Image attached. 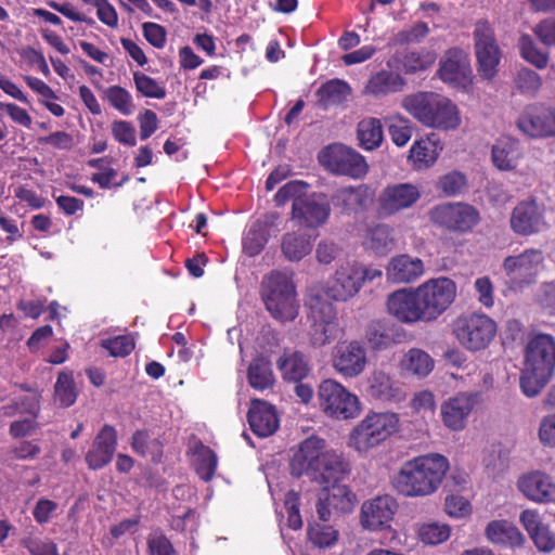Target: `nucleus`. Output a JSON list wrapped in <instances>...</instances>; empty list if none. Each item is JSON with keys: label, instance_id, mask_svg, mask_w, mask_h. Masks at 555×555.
<instances>
[{"label": "nucleus", "instance_id": "obj_1", "mask_svg": "<svg viewBox=\"0 0 555 555\" xmlns=\"http://www.w3.org/2000/svg\"><path fill=\"white\" fill-rule=\"evenodd\" d=\"M291 473L295 477L307 476L323 486L327 491L326 501L340 512H349L353 507L354 493L341 485L351 472V464L343 453L327 449L326 441L310 436L301 441L291 463Z\"/></svg>", "mask_w": 555, "mask_h": 555}, {"label": "nucleus", "instance_id": "obj_2", "mask_svg": "<svg viewBox=\"0 0 555 555\" xmlns=\"http://www.w3.org/2000/svg\"><path fill=\"white\" fill-rule=\"evenodd\" d=\"M448 470L449 461L444 455L428 453L404 463L393 485L403 496H428L439 489Z\"/></svg>", "mask_w": 555, "mask_h": 555}, {"label": "nucleus", "instance_id": "obj_3", "mask_svg": "<svg viewBox=\"0 0 555 555\" xmlns=\"http://www.w3.org/2000/svg\"><path fill=\"white\" fill-rule=\"evenodd\" d=\"M555 369V338L537 334L527 344L520 388L528 398L537 397L550 382Z\"/></svg>", "mask_w": 555, "mask_h": 555}, {"label": "nucleus", "instance_id": "obj_4", "mask_svg": "<svg viewBox=\"0 0 555 555\" xmlns=\"http://www.w3.org/2000/svg\"><path fill=\"white\" fill-rule=\"evenodd\" d=\"M401 106L422 125L438 130H453L461 124L456 105L447 96L421 91L405 95Z\"/></svg>", "mask_w": 555, "mask_h": 555}, {"label": "nucleus", "instance_id": "obj_5", "mask_svg": "<svg viewBox=\"0 0 555 555\" xmlns=\"http://www.w3.org/2000/svg\"><path fill=\"white\" fill-rule=\"evenodd\" d=\"M261 296L266 309L278 321H293L298 315L299 305L291 275L274 271L261 283Z\"/></svg>", "mask_w": 555, "mask_h": 555}, {"label": "nucleus", "instance_id": "obj_6", "mask_svg": "<svg viewBox=\"0 0 555 555\" xmlns=\"http://www.w3.org/2000/svg\"><path fill=\"white\" fill-rule=\"evenodd\" d=\"M399 429V416L392 412H371L351 430L348 444L358 453H367Z\"/></svg>", "mask_w": 555, "mask_h": 555}, {"label": "nucleus", "instance_id": "obj_7", "mask_svg": "<svg viewBox=\"0 0 555 555\" xmlns=\"http://www.w3.org/2000/svg\"><path fill=\"white\" fill-rule=\"evenodd\" d=\"M544 268L545 256L539 248H526L505 257L502 262L506 284L512 291H522L535 284Z\"/></svg>", "mask_w": 555, "mask_h": 555}, {"label": "nucleus", "instance_id": "obj_8", "mask_svg": "<svg viewBox=\"0 0 555 555\" xmlns=\"http://www.w3.org/2000/svg\"><path fill=\"white\" fill-rule=\"evenodd\" d=\"M496 323L483 313H467L452 323V334L469 351L485 350L496 335Z\"/></svg>", "mask_w": 555, "mask_h": 555}, {"label": "nucleus", "instance_id": "obj_9", "mask_svg": "<svg viewBox=\"0 0 555 555\" xmlns=\"http://www.w3.org/2000/svg\"><path fill=\"white\" fill-rule=\"evenodd\" d=\"M319 401L321 410L338 421L354 418L361 411L359 398L334 379H325L320 384Z\"/></svg>", "mask_w": 555, "mask_h": 555}, {"label": "nucleus", "instance_id": "obj_10", "mask_svg": "<svg viewBox=\"0 0 555 555\" xmlns=\"http://www.w3.org/2000/svg\"><path fill=\"white\" fill-rule=\"evenodd\" d=\"M426 322L437 320L456 297L453 280L440 276L430 279L416 287Z\"/></svg>", "mask_w": 555, "mask_h": 555}, {"label": "nucleus", "instance_id": "obj_11", "mask_svg": "<svg viewBox=\"0 0 555 555\" xmlns=\"http://www.w3.org/2000/svg\"><path fill=\"white\" fill-rule=\"evenodd\" d=\"M333 369L345 378H356L366 369L369 363L366 343L361 339L338 341L332 351Z\"/></svg>", "mask_w": 555, "mask_h": 555}, {"label": "nucleus", "instance_id": "obj_12", "mask_svg": "<svg viewBox=\"0 0 555 555\" xmlns=\"http://www.w3.org/2000/svg\"><path fill=\"white\" fill-rule=\"evenodd\" d=\"M429 219L449 231L465 233L477 225L479 211L466 203H443L429 210Z\"/></svg>", "mask_w": 555, "mask_h": 555}, {"label": "nucleus", "instance_id": "obj_13", "mask_svg": "<svg viewBox=\"0 0 555 555\" xmlns=\"http://www.w3.org/2000/svg\"><path fill=\"white\" fill-rule=\"evenodd\" d=\"M475 52L478 70L485 79H492L498 72L501 51L494 37V31L486 21H479L474 29Z\"/></svg>", "mask_w": 555, "mask_h": 555}, {"label": "nucleus", "instance_id": "obj_14", "mask_svg": "<svg viewBox=\"0 0 555 555\" xmlns=\"http://www.w3.org/2000/svg\"><path fill=\"white\" fill-rule=\"evenodd\" d=\"M422 196L420 188L413 183H392L385 186L377 199V212L383 218L391 217L413 207Z\"/></svg>", "mask_w": 555, "mask_h": 555}, {"label": "nucleus", "instance_id": "obj_15", "mask_svg": "<svg viewBox=\"0 0 555 555\" xmlns=\"http://www.w3.org/2000/svg\"><path fill=\"white\" fill-rule=\"evenodd\" d=\"M398 507L397 500L390 494L369 499L361 505L360 524L369 531L387 530L391 527Z\"/></svg>", "mask_w": 555, "mask_h": 555}, {"label": "nucleus", "instance_id": "obj_16", "mask_svg": "<svg viewBox=\"0 0 555 555\" xmlns=\"http://www.w3.org/2000/svg\"><path fill=\"white\" fill-rule=\"evenodd\" d=\"M320 160L331 171L352 178L363 177L369 169L364 157L345 145L326 147L321 154Z\"/></svg>", "mask_w": 555, "mask_h": 555}, {"label": "nucleus", "instance_id": "obj_17", "mask_svg": "<svg viewBox=\"0 0 555 555\" xmlns=\"http://www.w3.org/2000/svg\"><path fill=\"white\" fill-rule=\"evenodd\" d=\"M518 129L532 139L555 135V108L540 103L526 106L517 119Z\"/></svg>", "mask_w": 555, "mask_h": 555}, {"label": "nucleus", "instance_id": "obj_18", "mask_svg": "<svg viewBox=\"0 0 555 555\" xmlns=\"http://www.w3.org/2000/svg\"><path fill=\"white\" fill-rule=\"evenodd\" d=\"M438 76L453 88L468 89L473 77L468 55L462 49L448 50L440 59Z\"/></svg>", "mask_w": 555, "mask_h": 555}, {"label": "nucleus", "instance_id": "obj_19", "mask_svg": "<svg viewBox=\"0 0 555 555\" xmlns=\"http://www.w3.org/2000/svg\"><path fill=\"white\" fill-rule=\"evenodd\" d=\"M477 393L459 392L444 400L440 405L441 422L449 430L462 431L477 403Z\"/></svg>", "mask_w": 555, "mask_h": 555}, {"label": "nucleus", "instance_id": "obj_20", "mask_svg": "<svg viewBox=\"0 0 555 555\" xmlns=\"http://www.w3.org/2000/svg\"><path fill=\"white\" fill-rule=\"evenodd\" d=\"M331 214L328 198L323 193H312L293 203L292 216L300 225L317 228L324 224Z\"/></svg>", "mask_w": 555, "mask_h": 555}, {"label": "nucleus", "instance_id": "obj_21", "mask_svg": "<svg viewBox=\"0 0 555 555\" xmlns=\"http://www.w3.org/2000/svg\"><path fill=\"white\" fill-rule=\"evenodd\" d=\"M361 288L359 262L347 260L335 270L326 287V295L336 301H347L354 297Z\"/></svg>", "mask_w": 555, "mask_h": 555}, {"label": "nucleus", "instance_id": "obj_22", "mask_svg": "<svg viewBox=\"0 0 555 555\" xmlns=\"http://www.w3.org/2000/svg\"><path fill=\"white\" fill-rule=\"evenodd\" d=\"M386 305L388 313L402 323L426 322L416 287L390 293Z\"/></svg>", "mask_w": 555, "mask_h": 555}, {"label": "nucleus", "instance_id": "obj_23", "mask_svg": "<svg viewBox=\"0 0 555 555\" xmlns=\"http://www.w3.org/2000/svg\"><path fill=\"white\" fill-rule=\"evenodd\" d=\"M512 230L519 235H531L545 229L543 214L534 201L520 202L512 211Z\"/></svg>", "mask_w": 555, "mask_h": 555}, {"label": "nucleus", "instance_id": "obj_24", "mask_svg": "<svg viewBox=\"0 0 555 555\" xmlns=\"http://www.w3.org/2000/svg\"><path fill=\"white\" fill-rule=\"evenodd\" d=\"M387 281L393 284H408L418 280L425 272L422 259L409 254L391 257L385 268Z\"/></svg>", "mask_w": 555, "mask_h": 555}, {"label": "nucleus", "instance_id": "obj_25", "mask_svg": "<svg viewBox=\"0 0 555 555\" xmlns=\"http://www.w3.org/2000/svg\"><path fill=\"white\" fill-rule=\"evenodd\" d=\"M247 421L253 433L262 438L273 435L280 424L274 405L260 399L250 401Z\"/></svg>", "mask_w": 555, "mask_h": 555}, {"label": "nucleus", "instance_id": "obj_26", "mask_svg": "<svg viewBox=\"0 0 555 555\" xmlns=\"http://www.w3.org/2000/svg\"><path fill=\"white\" fill-rule=\"evenodd\" d=\"M117 446V433L111 425H104L96 435L91 449L86 454V462L91 469H100L108 464Z\"/></svg>", "mask_w": 555, "mask_h": 555}, {"label": "nucleus", "instance_id": "obj_27", "mask_svg": "<svg viewBox=\"0 0 555 555\" xmlns=\"http://www.w3.org/2000/svg\"><path fill=\"white\" fill-rule=\"evenodd\" d=\"M366 395L383 402H400L404 392L400 383L383 370H375L366 379Z\"/></svg>", "mask_w": 555, "mask_h": 555}, {"label": "nucleus", "instance_id": "obj_28", "mask_svg": "<svg viewBox=\"0 0 555 555\" xmlns=\"http://www.w3.org/2000/svg\"><path fill=\"white\" fill-rule=\"evenodd\" d=\"M518 488L531 501L539 503L555 501V483L548 475L540 470L521 477Z\"/></svg>", "mask_w": 555, "mask_h": 555}, {"label": "nucleus", "instance_id": "obj_29", "mask_svg": "<svg viewBox=\"0 0 555 555\" xmlns=\"http://www.w3.org/2000/svg\"><path fill=\"white\" fill-rule=\"evenodd\" d=\"M519 521L539 551L551 552L555 548V534L548 525L543 522L539 512L525 509L519 516Z\"/></svg>", "mask_w": 555, "mask_h": 555}, {"label": "nucleus", "instance_id": "obj_30", "mask_svg": "<svg viewBox=\"0 0 555 555\" xmlns=\"http://www.w3.org/2000/svg\"><path fill=\"white\" fill-rule=\"evenodd\" d=\"M436 61V54L431 51L403 50L396 52L388 61L390 68L401 69L405 74H415L428 69Z\"/></svg>", "mask_w": 555, "mask_h": 555}, {"label": "nucleus", "instance_id": "obj_31", "mask_svg": "<svg viewBox=\"0 0 555 555\" xmlns=\"http://www.w3.org/2000/svg\"><path fill=\"white\" fill-rule=\"evenodd\" d=\"M404 78L392 70L382 69L372 75L364 85L362 93L375 99L385 98L403 90Z\"/></svg>", "mask_w": 555, "mask_h": 555}, {"label": "nucleus", "instance_id": "obj_32", "mask_svg": "<svg viewBox=\"0 0 555 555\" xmlns=\"http://www.w3.org/2000/svg\"><path fill=\"white\" fill-rule=\"evenodd\" d=\"M332 203L347 212L366 209L373 201L371 189L364 184L344 186L332 195Z\"/></svg>", "mask_w": 555, "mask_h": 555}, {"label": "nucleus", "instance_id": "obj_33", "mask_svg": "<svg viewBox=\"0 0 555 555\" xmlns=\"http://www.w3.org/2000/svg\"><path fill=\"white\" fill-rule=\"evenodd\" d=\"M397 238L395 230L384 223H378L365 230L362 245L365 250L375 256H386L396 248Z\"/></svg>", "mask_w": 555, "mask_h": 555}, {"label": "nucleus", "instance_id": "obj_34", "mask_svg": "<svg viewBox=\"0 0 555 555\" xmlns=\"http://www.w3.org/2000/svg\"><path fill=\"white\" fill-rule=\"evenodd\" d=\"M521 157L519 142L511 137L499 138L491 150L492 163L502 171L514 170Z\"/></svg>", "mask_w": 555, "mask_h": 555}, {"label": "nucleus", "instance_id": "obj_35", "mask_svg": "<svg viewBox=\"0 0 555 555\" xmlns=\"http://www.w3.org/2000/svg\"><path fill=\"white\" fill-rule=\"evenodd\" d=\"M285 380L300 382L308 376L310 365L307 357L299 351H286L276 361Z\"/></svg>", "mask_w": 555, "mask_h": 555}, {"label": "nucleus", "instance_id": "obj_36", "mask_svg": "<svg viewBox=\"0 0 555 555\" xmlns=\"http://www.w3.org/2000/svg\"><path fill=\"white\" fill-rule=\"evenodd\" d=\"M486 535L492 543L513 547L521 546L525 542L524 534L507 520H493L489 522L486 528Z\"/></svg>", "mask_w": 555, "mask_h": 555}, {"label": "nucleus", "instance_id": "obj_37", "mask_svg": "<svg viewBox=\"0 0 555 555\" xmlns=\"http://www.w3.org/2000/svg\"><path fill=\"white\" fill-rule=\"evenodd\" d=\"M247 380L255 390L266 391L272 389L275 384V377L270 361L263 357L255 358L249 363Z\"/></svg>", "mask_w": 555, "mask_h": 555}, {"label": "nucleus", "instance_id": "obj_38", "mask_svg": "<svg viewBox=\"0 0 555 555\" xmlns=\"http://www.w3.org/2000/svg\"><path fill=\"white\" fill-rule=\"evenodd\" d=\"M400 367L417 377H426L434 370L435 361L425 350L411 348L403 354Z\"/></svg>", "mask_w": 555, "mask_h": 555}, {"label": "nucleus", "instance_id": "obj_39", "mask_svg": "<svg viewBox=\"0 0 555 555\" xmlns=\"http://www.w3.org/2000/svg\"><path fill=\"white\" fill-rule=\"evenodd\" d=\"M312 250V238L305 233H286L282 240V253L289 261H299Z\"/></svg>", "mask_w": 555, "mask_h": 555}, {"label": "nucleus", "instance_id": "obj_40", "mask_svg": "<svg viewBox=\"0 0 555 555\" xmlns=\"http://www.w3.org/2000/svg\"><path fill=\"white\" fill-rule=\"evenodd\" d=\"M358 139L366 151L377 149L383 142V126L378 118L369 117L358 124Z\"/></svg>", "mask_w": 555, "mask_h": 555}, {"label": "nucleus", "instance_id": "obj_41", "mask_svg": "<svg viewBox=\"0 0 555 555\" xmlns=\"http://www.w3.org/2000/svg\"><path fill=\"white\" fill-rule=\"evenodd\" d=\"M308 322H339L337 309L321 294L311 295L307 301Z\"/></svg>", "mask_w": 555, "mask_h": 555}, {"label": "nucleus", "instance_id": "obj_42", "mask_svg": "<svg viewBox=\"0 0 555 555\" xmlns=\"http://www.w3.org/2000/svg\"><path fill=\"white\" fill-rule=\"evenodd\" d=\"M438 156L439 151L436 143L426 139L413 143L409 158L416 169H424L434 165Z\"/></svg>", "mask_w": 555, "mask_h": 555}, {"label": "nucleus", "instance_id": "obj_43", "mask_svg": "<svg viewBox=\"0 0 555 555\" xmlns=\"http://www.w3.org/2000/svg\"><path fill=\"white\" fill-rule=\"evenodd\" d=\"M340 332L339 322H309V341L315 348L331 344Z\"/></svg>", "mask_w": 555, "mask_h": 555}, {"label": "nucleus", "instance_id": "obj_44", "mask_svg": "<svg viewBox=\"0 0 555 555\" xmlns=\"http://www.w3.org/2000/svg\"><path fill=\"white\" fill-rule=\"evenodd\" d=\"M321 102L325 106L340 104L351 94L350 86L340 79H333L324 85L319 90Z\"/></svg>", "mask_w": 555, "mask_h": 555}, {"label": "nucleus", "instance_id": "obj_45", "mask_svg": "<svg viewBox=\"0 0 555 555\" xmlns=\"http://www.w3.org/2000/svg\"><path fill=\"white\" fill-rule=\"evenodd\" d=\"M389 135L397 146H404L411 139L413 128L411 121L400 114L385 118Z\"/></svg>", "mask_w": 555, "mask_h": 555}, {"label": "nucleus", "instance_id": "obj_46", "mask_svg": "<svg viewBox=\"0 0 555 555\" xmlns=\"http://www.w3.org/2000/svg\"><path fill=\"white\" fill-rule=\"evenodd\" d=\"M195 469L198 476L209 481L216 472L218 459L216 453L208 447L199 444L194 451Z\"/></svg>", "mask_w": 555, "mask_h": 555}, {"label": "nucleus", "instance_id": "obj_47", "mask_svg": "<svg viewBox=\"0 0 555 555\" xmlns=\"http://www.w3.org/2000/svg\"><path fill=\"white\" fill-rule=\"evenodd\" d=\"M131 447L135 453L142 456H151L154 462H158L162 456L160 442L151 438L146 430H137L133 434Z\"/></svg>", "mask_w": 555, "mask_h": 555}, {"label": "nucleus", "instance_id": "obj_48", "mask_svg": "<svg viewBox=\"0 0 555 555\" xmlns=\"http://www.w3.org/2000/svg\"><path fill=\"white\" fill-rule=\"evenodd\" d=\"M105 100L120 114L129 116L134 112V103L131 93L120 87L111 86L104 92Z\"/></svg>", "mask_w": 555, "mask_h": 555}, {"label": "nucleus", "instance_id": "obj_49", "mask_svg": "<svg viewBox=\"0 0 555 555\" xmlns=\"http://www.w3.org/2000/svg\"><path fill=\"white\" fill-rule=\"evenodd\" d=\"M520 55L539 69L545 68L548 63L547 52L539 49L529 35H522L518 41Z\"/></svg>", "mask_w": 555, "mask_h": 555}, {"label": "nucleus", "instance_id": "obj_50", "mask_svg": "<svg viewBox=\"0 0 555 555\" xmlns=\"http://www.w3.org/2000/svg\"><path fill=\"white\" fill-rule=\"evenodd\" d=\"M54 398L61 406L68 408L77 399L75 382L70 373L62 372L59 374L54 385Z\"/></svg>", "mask_w": 555, "mask_h": 555}, {"label": "nucleus", "instance_id": "obj_51", "mask_svg": "<svg viewBox=\"0 0 555 555\" xmlns=\"http://www.w3.org/2000/svg\"><path fill=\"white\" fill-rule=\"evenodd\" d=\"M310 542L320 547H331L338 539V531L333 526L324 522H314L308 529Z\"/></svg>", "mask_w": 555, "mask_h": 555}, {"label": "nucleus", "instance_id": "obj_52", "mask_svg": "<svg viewBox=\"0 0 555 555\" xmlns=\"http://www.w3.org/2000/svg\"><path fill=\"white\" fill-rule=\"evenodd\" d=\"M135 89L143 96L162 100L166 96L165 86L141 72L133 73Z\"/></svg>", "mask_w": 555, "mask_h": 555}, {"label": "nucleus", "instance_id": "obj_53", "mask_svg": "<svg viewBox=\"0 0 555 555\" xmlns=\"http://www.w3.org/2000/svg\"><path fill=\"white\" fill-rule=\"evenodd\" d=\"M467 185V179L464 173L457 170L450 171L441 176L437 186L446 196H456Z\"/></svg>", "mask_w": 555, "mask_h": 555}, {"label": "nucleus", "instance_id": "obj_54", "mask_svg": "<svg viewBox=\"0 0 555 555\" xmlns=\"http://www.w3.org/2000/svg\"><path fill=\"white\" fill-rule=\"evenodd\" d=\"M451 529L447 525L437 522L424 524L418 528V537L422 542L436 545L447 541L450 537Z\"/></svg>", "mask_w": 555, "mask_h": 555}, {"label": "nucleus", "instance_id": "obj_55", "mask_svg": "<svg viewBox=\"0 0 555 555\" xmlns=\"http://www.w3.org/2000/svg\"><path fill=\"white\" fill-rule=\"evenodd\" d=\"M515 85L520 93L534 96L542 86V80L534 70L529 68H521L517 73Z\"/></svg>", "mask_w": 555, "mask_h": 555}, {"label": "nucleus", "instance_id": "obj_56", "mask_svg": "<svg viewBox=\"0 0 555 555\" xmlns=\"http://www.w3.org/2000/svg\"><path fill=\"white\" fill-rule=\"evenodd\" d=\"M429 34V28L427 23L417 22L410 27H406L399 33H397L391 42L393 44H409V43H417L422 41Z\"/></svg>", "mask_w": 555, "mask_h": 555}, {"label": "nucleus", "instance_id": "obj_57", "mask_svg": "<svg viewBox=\"0 0 555 555\" xmlns=\"http://www.w3.org/2000/svg\"><path fill=\"white\" fill-rule=\"evenodd\" d=\"M21 545L25 547L30 555H60L57 545L50 539L28 535L21 540Z\"/></svg>", "mask_w": 555, "mask_h": 555}, {"label": "nucleus", "instance_id": "obj_58", "mask_svg": "<svg viewBox=\"0 0 555 555\" xmlns=\"http://www.w3.org/2000/svg\"><path fill=\"white\" fill-rule=\"evenodd\" d=\"M307 188L308 183L304 181H289L276 192L274 201L278 206H283L289 199H293L294 203L296 198H304L306 196Z\"/></svg>", "mask_w": 555, "mask_h": 555}, {"label": "nucleus", "instance_id": "obj_59", "mask_svg": "<svg viewBox=\"0 0 555 555\" xmlns=\"http://www.w3.org/2000/svg\"><path fill=\"white\" fill-rule=\"evenodd\" d=\"M112 135L120 144L134 146L137 144V130L127 120H115L112 124Z\"/></svg>", "mask_w": 555, "mask_h": 555}, {"label": "nucleus", "instance_id": "obj_60", "mask_svg": "<svg viewBox=\"0 0 555 555\" xmlns=\"http://www.w3.org/2000/svg\"><path fill=\"white\" fill-rule=\"evenodd\" d=\"M102 347L113 357H126L133 350L134 341L128 335H120L102 340Z\"/></svg>", "mask_w": 555, "mask_h": 555}, {"label": "nucleus", "instance_id": "obj_61", "mask_svg": "<svg viewBox=\"0 0 555 555\" xmlns=\"http://www.w3.org/2000/svg\"><path fill=\"white\" fill-rule=\"evenodd\" d=\"M284 506L287 512V525L293 530L302 527L301 516L299 514V494L294 490L288 491L284 498Z\"/></svg>", "mask_w": 555, "mask_h": 555}, {"label": "nucleus", "instance_id": "obj_62", "mask_svg": "<svg viewBox=\"0 0 555 555\" xmlns=\"http://www.w3.org/2000/svg\"><path fill=\"white\" fill-rule=\"evenodd\" d=\"M150 555H177L171 541L162 532H152L147 538Z\"/></svg>", "mask_w": 555, "mask_h": 555}, {"label": "nucleus", "instance_id": "obj_63", "mask_svg": "<svg viewBox=\"0 0 555 555\" xmlns=\"http://www.w3.org/2000/svg\"><path fill=\"white\" fill-rule=\"evenodd\" d=\"M411 408L423 416L434 415L436 409L435 396L429 390L416 392L411 400Z\"/></svg>", "mask_w": 555, "mask_h": 555}, {"label": "nucleus", "instance_id": "obj_64", "mask_svg": "<svg viewBox=\"0 0 555 555\" xmlns=\"http://www.w3.org/2000/svg\"><path fill=\"white\" fill-rule=\"evenodd\" d=\"M538 435L543 446L555 448V413L542 417Z\"/></svg>", "mask_w": 555, "mask_h": 555}]
</instances>
